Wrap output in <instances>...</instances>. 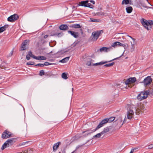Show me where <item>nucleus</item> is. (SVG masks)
Returning <instances> with one entry per match:
<instances>
[{"mask_svg":"<svg viewBox=\"0 0 153 153\" xmlns=\"http://www.w3.org/2000/svg\"><path fill=\"white\" fill-rule=\"evenodd\" d=\"M104 13L102 12L97 13V15L98 16H102L104 15Z\"/></svg>","mask_w":153,"mask_h":153,"instance_id":"58836bf2","label":"nucleus"},{"mask_svg":"<svg viewBox=\"0 0 153 153\" xmlns=\"http://www.w3.org/2000/svg\"><path fill=\"white\" fill-rule=\"evenodd\" d=\"M140 22L143 26L148 30H149L150 24V21H148L143 18L140 19Z\"/></svg>","mask_w":153,"mask_h":153,"instance_id":"20e7f679","label":"nucleus"},{"mask_svg":"<svg viewBox=\"0 0 153 153\" xmlns=\"http://www.w3.org/2000/svg\"><path fill=\"white\" fill-rule=\"evenodd\" d=\"M44 72L43 70H41L40 71V73H39L40 75L42 76V75H44Z\"/></svg>","mask_w":153,"mask_h":153,"instance_id":"ea45409f","label":"nucleus"},{"mask_svg":"<svg viewBox=\"0 0 153 153\" xmlns=\"http://www.w3.org/2000/svg\"><path fill=\"white\" fill-rule=\"evenodd\" d=\"M128 36L130 38L129 41L130 42L131 46L133 47L134 45L136 43L135 39L129 36Z\"/></svg>","mask_w":153,"mask_h":153,"instance_id":"4468645a","label":"nucleus"},{"mask_svg":"<svg viewBox=\"0 0 153 153\" xmlns=\"http://www.w3.org/2000/svg\"><path fill=\"white\" fill-rule=\"evenodd\" d=\"M73 88H72V90H73Z\"/></svg>","mask_w":153,"mask_h":153,"instance_id":"5fc2aeb1","label":"nucleus"},{"mask_svg":"<svg viewBox=\"0 0 153 153\" xmlns=\"http://www.w3.org/2000/svg\"><path fill=\"white\" fill-rule=\"evenodd\" d=\"M126 10L127 13H130L132 12L133 9L130 6L126 7Z\"/></svg>","mask_w":153,"mask_h":153,"instance_id":"6ab92c4d","label":"nucleus"},{"mask_svg":"<svg viewBox=\"0 0 153 153\" xmlns=\"http://www.w3.org/2000/svg\"><path fill=\"white\" fill-rule=\"evenodd\" d=\"M27 152H28V153H31V151H30V149H28L27 151Z\"/></svg>","mask_w":153,"mask_h":153,"instance_id":"a18cd8bd","label":"nucleus"},{"mask_svg":"<svg viewBox=\"0 0 153 153\" xmlns=\"http://www.w3.org/2000/svg\"><path fill=\"white\" fill-rule=\"evenodd\" d=\"M88 0L82 1L79 3V6L88 7L92 9L93 8V6L91 5L90 3H88Z\"/></svg>","mask_w":153,"mask_h":153,"instance_id":"0eeeda50","label":"nucleus"},{"mask_svg":"<svg viewBox=\"0 0 153 153\" xmlns=\"http://www.w3.org/2000/svg\"><path fill=\"white\" fill-rule=\"evenodd\" d=\"M61 76L62 78L64 79H66L68 77L67 76V74L65 73H63L62 74Z\"/></svg>","mask_w":153,"mask_h":153,"instance_id":"a878e982","label":"nucleus"},{"mask_svg":"<svg viewBox=\"0 0 153 153\" xmlns=\"http://www.w3.org/2000/svg\"><path fill=\"white\" fill-rule=\"evenodd\" d=\"M109 131V129L107 128H104L103 131H102L101 132H102L103 134Z\"/></svg>","mask_w":153,"mask_h":153,"instance_id":"e433bc0d","label":"nucleus"},{"mask_svg":"<svg viewBox=\"0 0 153 153\" xmlns=\"http://www.w3.org/2000/svg\"><path fill=\"white\" fill-rule=\"evenodd\" d=\"M36 66H39L40 67L44 66V65L43 64H38L36 65Z\"/></svg>","mask_w":153,"mask_h":153,"instance_id":"79ce46f5","label":"nucleus"},{"mask_svg":"<svg viewBox=\"0 0 153 153\" xmlns=\"http://www.w3.org/2000/svg\"><path fill=\"white\" fill-rule=\"evenodd\" d=\"M131 2V0H123L122 4L127 5L130 4Z\"/></svg>","mask_w":153,"mask_h":153,"instance_id":"aec40b11","label":"nucleus"},{"mask_svg":"<svg viewBox=\"0 0 153 153\" xmlns=\"http://www.w3.org/2000/svg\"><path fill=\"white\" fill-rule=\"evenodd\" d=\"M59 153H61V152H59Z\"/></svg>","mask_w":153,"mask_h":153,"instance_id":"6e6d98bb","label":"nucleus"},{"mask_svg":"<svg viewBox=\"0 0 153 153\" xmlns=\"http://www.w3.org/2000/svg\"><path fill=\"white\" fill-rule=\"evenodd\" d=\"M152 82V79L150 76H147L145 78L143 81L145 85H147L150 84Z\"/></svg>","mask_w":153,"mask_h":153,"instance_id":"f8f14e48","label":"nucleus"},{"mask_svg":"<svg viewBox=\"0 0 153 153\" xmlns=\"http://www.w3.org/2000/svg\"><path fill=\"white\" fill-rule=\"evenodd\" d=\"M7 27V25H4V26L1 27L0 28V33H2L4 31Z\"/></svg>","mask_w":153,"mask_h":153,"instance_id":"b1692460","label":"nucleus"},{"mask_svg":"<svg viewBox=\"0 0 153 153\" xmlns=\"http://www.w3.org/2000/svg\"><path fill=\"white\" fill-rule=\"evenodd\" d=\"M28 41L27 40H25L22 43V45L23 46H28Z\"/></svg>","mask_w":153,"mask_h":153,"instance_id":"7c9ffc66","label":"nucleus"},{"mask_svg":"<svg viewBox=\"0 0 153 153\" xmlns=\"http://www.w3.org/2000/svg\"><path fill=\"white\" fill-rule=\"evenodd\" d=\"M103 134L102 132H101L100 133H99L96 134L95 135L93 136V138L94 139H97L100 137L101 135Z\"/></svg>","mask_w":153,"mask_h":153,"instance_id":"f3484780","label":"nucleus"},{"mask_svg":"<svg viewBox=\"0 0 153 153\" xmlns=\"http://www.w3.org/2000/svg\"><path fill=\"white\" fill-rule=\"evenodd\" d=\"M68 33L71 34L72 36L75 38H76L78 36V33L77 32L71 31H68Z\"/></svg>","mask_w":153,"mask_h":153,"instance_id":"2eb2a0df","label":"nucleus"},{"mask_svg":"<svg viewBox=\"0 0 153 153\" xmlns=\"http://www.w3.org/2000/svg\"><path fill=\"white\" fill-rule=\"evenodd\" d=\"M89 21L92 22H99L100 20L98 19L90 18Z\"/></svg>","mask_w":153,"mask_h":153,"instance_id":"bb28decb","label":"nucleus"},{"mask_svg":"<svg viewBox=\"0 0 153 153\" xmlns=\"http://www.w3.org/2000/svg\"><path fill=\"white\" fill-rule=\"evenodd\" d=\"M152 148H153V144H150L148 146V149H150Z\"/></svg>","mask_w":153,"mask_h":153,"instance_id":"4c0bfd02","label":"nucleus"},{"mask_svg":"<svg viewBox=\"0 0 153 153\" xmlns=\"http://www.w3.org/2000/svg\"><path fill=\"white\" fill-rule=\"evenodd\" d=\"M114 64V62H112L111 63L106 64L104 65L105 67H111L113 66Z\"/></svg>","mask_w":153,"mask_h":153,"instance_id":"473e14b6","label":"nucleus"},{"mask_svg":"<svg viewBox=\"0 0 153 153\" xmlns=\"http://www.w3.org/2000/svg\"><path fill=\"white\" fill-rule=\"evenodd\" d=\"M32 56H34L30 52H29L28 53L26 56V58L27 60H29L30 59V57H32Z\"/></svg>","mask_w":153,"mask_h":153,"instance_id":"5701e85b","label":"nucleus"},{"mask_svg":"<svg viewBox=\"0 0 153 153\" xmlns=\"http://www.w3.org/2000/svg\"><path fill=\"white\" fill-rule=\"evenodd\" d=\"M148 8H150L151 7H148Z\"/></svg>","mask_w":153,"mask_h":153,"instance_id":"864d4df0","label":"nucleus"},{"mask_svg":"<svg viewBox=\"0 0 153 153\" xmlns=\"http://www.w3.org/2000/svg\"><path fill=\"white\" fill-rule=\"evenodd\" d=\"M13 52L12 51L9 54V55H8V56H11L12 55H13Z\"/></svg>","mask_w":153,"mask_h":153,"instance_id":"37998d69","label":"nucleus"},{"mask_svg":"<svg viewBox=\"0 0 153 153\" xmlns=\"http://www.w3.org/2000/svg\"><path fill=\"white\" fill-rule=\"evenodd\" d=\"M90 2L92 3L93 4H94L95 3V1H94L91 0L90 1Z\"/></svg>","mask_w":153,"mask_h":153,"instance_id":"c03bdc74","label":"nucleus"},{"mask_svg":"<svg viewBox=\"0 0 153 153\" xmlns=\"http://www.w3.org/2000/svg\"><path fill=\"white\" fill-rule=\"evenodd\" d=\"M150 24H153V21H150Z\"/></svg>","mask_w":153,"mask_h":153,"instance_id":"09e8293b","label":"nucleus"},{"mask_svg":"<svg viewBox=\"0 0 153 153\" xmlns=\"http://www.w3.org/2000/svg\"><path fill=\"white\" fill-rule=\"evenodd\" d=\"M59 28L62 30H66L68 28V26L66 25H62L59 26Z\"/></svg>","mask_w":153,"mask_h":153,"instance_id":"a211bd4d","label":"nucleus"},{"mask_svg":"<svg viewBox=\"0 0 153 153\" xmlns=\"http://www.w3.org/2000/svg\"><path fill=\"white\" fill-rule=\"evenodd\" d=\"M48 35H45V36L44 37L45 38H46L48 37Z\"/></svg>","mask_w":153,"mask_h":153,"instance_id":"8fccbe9b","label":"nucleus"},{"mask_svg":"<svg viewBox=\"0 0 153 153\" xmlns=\"http://www.w3.org/2000/svg\"><path fill=\"white\" fill-rule=\"evenodd\" d=\"M70 57H65L61 60H60L59 61V62L63 63H65L66 62H67L68 60H69Z\"/></svg>","mask_w":153,"mask_h":153,"instance_id":"412c9836","label":"nucleus"},{"mask_svg":"<svg viewBox=\"0 0 153 153\" xmlns=\"http://www.w3.org/2000/svg\"><path fill=\"white\" fill-rule=\"evenodd\" d=\"M54 64V63H49V62H45L44 64H43L44 65H44H46V66H48V65H53V64Z\"/></svg>","mask_w":153,"mask_h":153,"instance_id":"f704fd0d","label":"nucleus"},{"mask_svg":"<svg viewBox=\"0 0 153 153\" xmlns=\"http://www.w3.org/2000/svg\"><path fill=\"white\" fill-rule=\"evenodd\" d=\"M134 149H131L130 153H133V152H134Z\"/></svg>","mask_w":153,"mask_h":153,"instance_id":"49530a36","label":"nucleus"},{"mask_svg":"<svg viewBox=\"0 0 153 153\" xmlns=\"http://www.w3.org/2000/svg\"><path fill=\"white\" fill-rule=\"evenodd\" d=\"M61 144V142H58L57 143L54 144L53 147V151H55L58 149L59 145Z\"/></svg>","mask_w":153,"mask_h":153,"instance_id":"dca6fc26","label":"nucleus"},{"mask_svg":"<svg viewBox=\"0 0 153 153\" xmlns=\"http://www.w3.org/2000/svg\"><path fill=\"white\" fill-rule=\"evenodd\" d=\"M103 125L104 124L101 122L99 124V125H98L97 127L94 130H93V131H95L98 129L102 127L103 126Z\"/></svg>","mask_w":153,"mask_h":153,"instance_id":"4be33fe9","label":"nucleus"},{"mask_svg":"<svg viewBox=\"0 0 153 153\" xmlns=\"http://www.w3.org/2000/svg\"><path fill=\"white\" fill-rule=\"evenodd\" d=\"M92 64H94V63H92L90 60L88 61L86 63V65L88 66H92Z\"/></svg>","mask_w":153,"mask_h":153,"instance_id":"2f4dec72","label":"nucleus"},{"mask_svg":"<svg viewBox=\"0 0 153 153\" xmlns=\"http://www.w3.org/2000/svg\"><path fill=\"white\" fill-rule=\"evenodd\" d=\"M32 58L38 60H43L46 59V58L43 56H32Z\"/></svg>","mask_w":153,"mask_h":153,"instance_id":"ddd939ff","label":"nucleus"},{"mask_svg":"<svg viewBox=\"0 0 153 153\" xmlns=\"http://www.w3.org/2000/svg\"><path fill=\"white\" fill-rule=\"evenodd\" d=\"M123 55V54H122V55L121 56H120L119 57H121V56H122Z\"/></svg>","mask_w":153,"mask_h":153,"instance_id":"603ef678","label":"nucleus"},{"mask_svg":"<svg viewBox=\"0 0 153 153\" xmlns=\"http://www.w3.org/2000/svg\"><path fill=\"white\" fill-rule=\"evenodd\" d=\"M28 48V46H23L21 45V47L20 48V51H24L26 50Z\"/></svg>","mask_w":153,"mask_h":153,"instance_id":"c756f323","label":"nucleus"},{"mask_svg":"<svg viewBox=\"0 0 153 153\" xmlns=\"http://www.w3.org/2000/svg\"><path fill=\"white\" fill-rule=\"evenodd\" d=\"M71 27H72L75 28H81L80 25L79 24L73 25H71Z\"/></svg>","mask_w":153,"mask_h":153,"instance_id":"cd10ccee","label":"nucleus"},{"mask_svg":"<svg viewBox=\"0 0 153 153\" xmlns=\"http://www.w3.org/2000/svg\"><path fill=\"white\" fill-rule=\"evenodd\" d=\"M34 64V63L33 62H28L27 63V65H33Z\"/></svg>","mask_w":153,"mask_h":153,"instance_id":"a19ab883","label":"nucleus"},{"mask_svg":"<svg viewBox=\"0 0 153 153\" xmlns=\"http://www.w3.org/2000/svg\"><path fill=\"white\" fill-rule=\"evenodd\" d=\"M108 119V122H111L114 120L115 118L114 117H112Z\"/></svg>","mask_w":153,"mask_h":153,"instance_id":"c9c22d12","label":"nucleus"},{"mask_svg":"<svg viewBox=\"0 0 153 153\" xmlns=\"http://www.w3.org/2000/svg\"><path fill=\"white\" fill-rule=\"evenodd\" d=\"M149 93L147 91L142 92L138 95L137 98L140 100L145 99L147 97Z\"/></svg>","mask_w":153,"mask_h":153,"instance_id":"39448f33","label":"nucleus"},{"mask_svg":"<svg viewBox=\"0 0 153 153\" xmlns=\"http://www.w3.org/2000/svg\"><path fill=\"white\" fill-rule=\"evenodd\" d=\"M19 18V16L17 15L14 14L9 17L7 18V20L11 22H13L17 20Z\"/></svg>","mask_w":153,"mask_h":153,"instance_id":"6e6552de","label":"nucleus"},{"mask_svg":"<svg viewBox=\"0 0 153 153\" xmlns=\"http://www.w3.org/2000/svg\"><path fill=\"white\" fill-rule=\"evenodd\" d=\"M118 125L119 126H121L123 123V122H122V120L121 118H119L117 120Z\"/></svg>","mask_w":153,"mask_h":153,"instance_id":"393cba45","label":"nucleus"},{"mask_svg":"<svg viewBox=\"0 0 153 153\" xmlns=\"http://www.w3.org/2000/svg\"><path fill=\"white\" fill-rule=\"evenodd\" d=\"M148 3L150 6H152V5L149 3V2H148Z\"/></svg>","mask_w":153,"mask_h":153,"instance_id":"3c124183","label":"nucleus"},{"mask_svg":"<svg viewBox=\"0 0 153 153\" xmlns=\"http://www.w3.org/2000/svg\"><path fill=\"white\" fill-rule=\"evenodd\" d=\"M90 60L91 61V62L92 63H93V62H94V60L93 59H91Z\"/></svg>","mask_w":153,"mask_h":153,"instance_id":"de8ad7c7","label":"nucleus"},{"mask_svg":"<svg viewBox=\"0 0 153 153\" xmlns=\"http://www.w3.org/2000/svg\"><path fill=\"white\" fill-rule=\"evenodd\" d=\"M108 119L107 118H105L102 120L101 122L103 124H104L108 122Z\"/></svg>","mask_w":153,"mask_h":153,"instance_id":"72a5a7b5","label":"nucleus"},{"mask_svg":"<svg viewBox=\"0 0 153 153\" xmlns=\"http://www.w3.org/2000/svg\"><path fill=\"white\" fill-rule=\"evenodd\" d=\"M112 46L114 48L117 47H123L125 49L127 48L128 46V45L126 44H123L122 43L118 42H114L112 45Z\"/></svg>","mask_w":153,"mask_h":153,"instance_id":"423d86ee","label":"nucleus"},{"mask_svg":"<svg viewBox=\"0 0 153 153\" xmlns=\"http://www.w3.org/2000/svg\"><path fill=\"white\" fill-rule=\"evenodd\" d=\"M119 58V57H117L115 58H114L113 59H112L111 60L108 61H102L99 62H97L96 63H94V64H92V66H97L100 65H102L103 64H105L108 62H110L111 61H114L115 60L117 59H118Z\"/></svg>","mask_w":153,"mask_h":153,"instance_id":"9b49d317","label":"nucleus"},{"mask_svg":"<svg viewBox=\"0 0 153 153\" xmlns=\"http://www.w3.org/2000/svg\"><path fill=\"white\" fill-rule=\"evenodd\" d=\"M12 135L11 133L6 130L2 133L1 138L3 139H6L11 137Z\"/></svg>","mask_w":153,"mask_h":153,"instance_id":"1a4fd4ad","label":"nucleus"},{"mask_svg":"<svg viewBox=\"0 0 153 153\" xmlns=\"http://www.w3.org/2000/svg\"><path fill=\"white\" fill-rule=\"evenodd\" d=\"M144 105L140 103L137 104V106L133 105H128L127 117L128 119L130 120L133 117L134 115V111H136V114L137 115H139L141 110L144 109Z\"/></svg>","mask_w":153,"mask_h":153,"instance_id":"f257e3e1","label":"nucleus"},{"mask_svg":"<svg viewBox=\"0 0 153 153\" xmlns=\"http://www.w3.org/2000/svg\"><path fill=\"white\" fill-rule=\"evenodd\" d=\"M136 81V79L135 77H131L128 79L125 82L126 85V86L121 88V89L123 91H125L129 88H131L134 85V83Z\"/></svg>","mask_w":153,"mask_h":153,"instance_id":"f03ea898","label":"nucleus"},{"mask_svg":"<svg viewBox=\"0 0 153 153\" xmlns=\"http://www.w3.org/2000/svg\"><path fill=\"white\" fill-rule=\"evenodd\" d=\"M100 33L97 32H94L92 33L91 36V40L93 41H96L98 38Z\"/></svg>","mask_w":153,"mask_h":153,"instance_id":"9d476101","label":"nucleus"},{"mask_svg":"<svg viewBox=\"0 0 153 153\" xmlns=\"http://www.w3.org/2000/svg\"><path fill=\"white\" fill-rule=\"evenodd\" d=\"M109 50V48L106 47L102 48L100 49V50L101 52H107Z\"/></svg>","mask_w":153,"mask_h":153,"instance_id":"c85d7f7f","label":"nucleus"},{"mask_svg":"<svg viewBox=\"0 0 153 153\" xmlns=\"http://www.w3.org/2000/svg\"><path fill=\"white\" fill-rule=\"evenodd\" d=\"M15 141V139L14 138L8 139L4 143L1 148V149L2 150H3L6 148L8 147Z\"/></svg>","mask_w":153,"mask_h":153,"instance_id":"7ed1b4c3","label":"nucleus"}]
</instances>
